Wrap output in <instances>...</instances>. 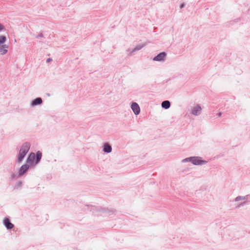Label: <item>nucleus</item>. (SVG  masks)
<instances>
[{"label": "nucleus", "instance_id": "16", "mask_svg": "<svg viewBox=\"0 0 250 250\" xmlns=\"http://www.w3.org/2000/svg\"><path fill=\"white\" fill-rule=\"evenodd\" d=\"M250 197V195H247L244 196H237L235 198L234 201H236V202L239 201H241V200L248 201V197Z\"/></svg>", "mask_w": 250, "mask_h": 250}, {"label": "nucleus", "instance_id": "12", "mask_svg": "<svg viewBox=\"0 0 250 250\" xmlns=\"http://www.w3.org/2000/svg\"><path fill=\"white\" fill-rule=\"evenodd\" d=\"M202 108L199 104H197L192 110L191 113L194 116H198L200 114Z\"/></svg>", "mask_w": 250, "mask_h": 250}, {"label": "nucleus", "instance_id": "17", "mask_svg": "<svg viewBox=\"0 0 250 250\" xmlns=\"http://www.w3.org/2000/svg\"><path fill=\"white\" fill-rule=\"evenodd\" d=\"M6 41V37L4 35L0 36V46L1 45H4V43Z\"/></svg>", "mask_w": 250, "mask_h": 250}, {"label": "nucleus", "instance_id": "27", "mask_svg": "<svg viewBox=\"0 0 250 250\" xmlns=\"http://www.w3.org/2000/svg\"><path fill=\"white\" fill-rule=\"evenodd\" d=\"M250 197H248V202L250 201Z\"/></svg>", "mask_w": 250, "mask_h": 250}, {"label": "nucleus", "instance_id": "11", "mask_svg": "<svg viewBox=\"0 0 250 250\" xmlns=\"http://www.w3.org/2000/svg\"><path fill=\"white\" fill-rule=\"evenodd\" d=\"M102 148L103 151L106 153H110L112 151L111 146L107 143L104 144Z\"/></svg>", "mask_w": 250, "mask_h": 250}, {"label": "nucleus", "instance_id": "1", "mask_svg": "<svg viewBox=\"0 0 250 250\" xmlns=\"http://www.w3.org/2000/svg\"><path fill=\"white\" fill-rule=\"evenodd\" d=\"M42 158V153L38 151L36 153L30 152L26 159V163L30 166L34 167L39 164Z\"/></svg>", "mask_w": 250, "mask_h": 250}, {"label": "nucleus", "instance_id": "26", "mask_svg": "<svg viewBox=\"0 0 250 250\" xmlns=\"http://www.w3.org/2000/svg\"><path fill=\"white\" fill-rule=\"evenodd\" d=\"M222 113L221 112H219L217 113V116L218 117H221L222 116Z\"/></svg>", "mask_w": 250, "mask_h": 250}, {"label": "nucleus", "instance_id": "18", "mask_svg": "<svg viewBox=\"0 0 250 250\" xmlns=\"http://www.w3.org/2000/svg\"><path fill=\"white\" fill-rule=\"evenodd\" d=\"M22 185V183L21 181H19L17 182L16 184L15 185V186L14 187V188L15 189H19L21 187Z\"/></svg>", "mask_w": 250, "mask_h": 250}, {"label": "nucleus", "instance_id": "4", "mask_svg": "<svg viewBox=\"0 0 250 250\" xmlns=\"http://www.w3.org/2000/svg\"><path fill=\"white\" fill-rule=\"evenodd\" d=\"M28 164H25L22 165L18 171V177H21L25 174L29 169V165Z\"/></svg>", "mask_w": 250, "mask_h": 250}, {"label": "nucleus", "instance_id": "24", "mask_svg": "<svg viewBox=\"0 0 250 250\" xmlns=\"http://www.w3.org/2000/svg\"><path fill=\"white\" fill-rule=\"evenodd\" d=\"M185 6H186V4H185V3H181V4H180V8L181 9H182V8H183L185 7Z\"/></svg>", "mask_w": 250, "mask_h": 250}, {"label": "nucleus", "instance_id": "25", "mask_svg": "<svg viewBox=\"0 0 250 250\" xmlns=\"http://www.w3.org/2000/svg\"><path fill=\"white\" fill-rule=\"evenodd\" d=\"M52 61V59L50 58H49L47 59L46 62H51Z\"/></svg>", "mask_w": 250, "mask_h": 250}, {"label": "nucleus", "instance_id": "10", "mask_svg": "<svg viewBox=\"0 0 250 250\" xmlns=\"http://www.w3.org/2000/svg\"><path fill=\"white\" fill-rule=\"evenodd\" d=\"M146 45L145 43L137 45L134 48L130 49L128 48L127 51L129 52V55H132L133 53L141 50L143 47Z\"/></svg>", "mask_w": 250, "mask_h": 250}, {"label": "nucleus", "instance_id": "23", "mask_svg": "<svg viewBox=\"0 0 250 250\" xmlns=\"http://www.w3.org/2000/svg\"><path fill=\"white\" fill-rule=\"evenodd\" d=\"M5 29L4 26L0 23V32Z\"/></svg>", "mask_w": 250, "mask_h": 250}, {"label": "nucleus", "instance_id": "22", "mask_svg": "<svg viewBox=\"0 0 250 250\" xmlns=\"http://www.w3.org/2000/svg\"><path fill=\"white\" fill-rule=\"evenodd\" d=\"M43 37V34L42 33H41L40 34H39L37 36V38H42Z\"/></svg>", "mask_w": 250, "mask_h": 250}, {"label": "nucleus", "instance_id": "15", "mask_svg": "<svg viewBox=\"0 0 250 250\" xmlns=\"http://www.w3.org/2000/svg\"><path fill=\"white\" fill-rule=\"evenodd\" d=\"M170 102L168 100H165L162 102L161 106L165 109H167L170 107Z\"/></svg>", "mask_w": 250, "mask_h": 250}, {"label": "nucleus", "instance_id": "14", "mask_svg": "<svg viewBox=\"0 0 250 250\" xmlns=\"http://www.w3.org/2000/svg\"><path fill=\"white\" fill-rule=\"evenodd\" d=\"M8 46L6 44L1 45L0 46V53L2 55H5L8 52L7 48Z\"/></svg>", "mask_w": 250, "mask_h": 250}, {"label": "nucleus", "instance_id": "8", "mask_svg": "<svg viewBox=\"0 0 250 250\" xmlns=\"http://www.w3.org/2000/svg\"><path fill=\"white\" fill-rule=\"evenodd\" d=\"M131 108L135 115H138L140 113V108L139 104L136 102H132Z\"/></svg>", "mask_w": 250, "mask_h": 250}, {"label": "nucleus", "instance_id": "9", "mask_svg": "<svg viewBox=\"0 0 250 250\" xmlns=\"http://www.w3.org/2000/svg\"><path fill=\"white\" fill-rule=\"evenodd\" d=\"M43 103V101L42 98L37 97L33 99L30 102V106L34 107L36 106L40 105Z\"/></svg>", "mask_w": 250, "mask_h": 250}, {"label": "nucleus", "instance_id": "21", "mask_svg": "<svg viewBox=\"0 0 250 250\" xmlns=\"http://www.w3.org/2000/svg\"><path fill=\"white\" fill-rule=\"evenodd\" d=\"M182 162L183 163L188 162H190V157L184 159L183 160H182Z\"/></svg>", "mask_w": 250, "mask_h": 250}, {"label": "nucleus", "instance_id": "13", "mask_svg": "<svg viewBox=\"0 0 250 250\" xmlns=\"http://www.w3.org/2000/svg\"><path fill=\"white\" fill-rule=\"evenodd\" d=\"M26 155V154L19 151L18 154H17L16 163H21L23 160Z\"/></svg>", "mask_w": 250, "mask_h": 250}, {"label": "nucleus", "instance_id": "19", "mask_svg": "<svg viewBox=\"0 0 250 250\" xmlns=\"http://www.w3.org/2000/svg\"><path fill=\"white\" fill-rule=\"evenodd\" d=\"M248 204V201H245L243 202L239 203L237 206H236V208H239L245 205H247Z\"/></svg>", "mask_w": 250, "mask_h": 250}, {"label": "nucleus", "instance_id": "6", "mask_svg": "<svg viewBox=\"0 0 250 250\" xmlns=\"http://www.w3.org/2000/svg\"><path fill=\"white\" fill-rule=\"evenodd\" d=\"M167 53L165 52H162L158 54L153 58L154 61L164 62L166 60Z\"/></svg>", "mask_w": 250, "mask_h": 250}, {"label": "nucleus", "instance_id": "28", "mask_svg": "<svg viewBox=\"0 0 250 250\" xmlns=\"http://www.w3.org/2000/svg\"><path fill=\"white\" fill-rule=\"evenodd\" d=\"M249 11H250V9H249V10H248V12H249Z\"/></svg>", "mask_w": 250, "mask_h": 250}, {"label": "nucleus", "instance_id": "2", "mask_svg": "<svg viewBox=\"0 0 250 250\" xmlns=\"http://www.w3.org/2000/svg\"><path fill=\"white\" fill-rule=\"evenodd\" d=\"M88 207H91L90 211L94 212L95 211L102 212L106 213L108 215L110 216L115 213V210L113 209H109L108 208H102L101 207H96L92 205H86Z\"/></svg>", "mask_w": 250, "mask_h": 250}, {"label": "nucleus", "instance_id": "3", "mask_svg": "<svg viewBox=\"0 0 250 250\" xmlns=\"http://www.w3.org/2000/svg\"><path fill=\"white\" fill-rule=\"evenodd\" d=\"M207 161L202 160V157L199 156H191L190 163L196 166H200L207 163Z\"/></svg>", "mask_w": 250, "mask_h": 250}, {"label": "nucleus", "instance_id": "7", "mask_svg": "<svg viewBox=\"0 0 250 250\" xmlns=\"http://www.w3.org/2000/svg\"><path fill=\"white\" fill-rule=\"evenodd\" d=\"M30 143L29 142H26L21 145L19 151L27 154L30 149Z\"/></svg>", "mask_w": 250, "mask_h": 250}, {"label": "nucleus", "instance_id": "5", "mask_svg": "<svg viewBox=\"0 0 250 250\" xmlns=\"http://www.w3.org/2000/svg\"><path fill=\"white\" fill-rule=\"evenodd\" d=\"M2 223L4 227L8 230H11L15 227L14 225L11 222L10 219L6 217L3 219Z\"/></svg>", "mask_w": 250, "mask_h": 250}, {"label": "nucleus", "instance_id": "20", "mask_svg": "<svg viewBox=\"0 0 250 250\" xmlns=\"http://www.w3.org/2000/svg\"><path fill=\"white\" fill-rule=\"evenodd\" d=\"M19 177H18V175H17L16 174H15L14 173H13L11 174V176L9 178V180L10 181H12L14 179H17L18 178H19Z\"/></svg>", "mask_w": 250, "mask_h": 250}]
</instances>
